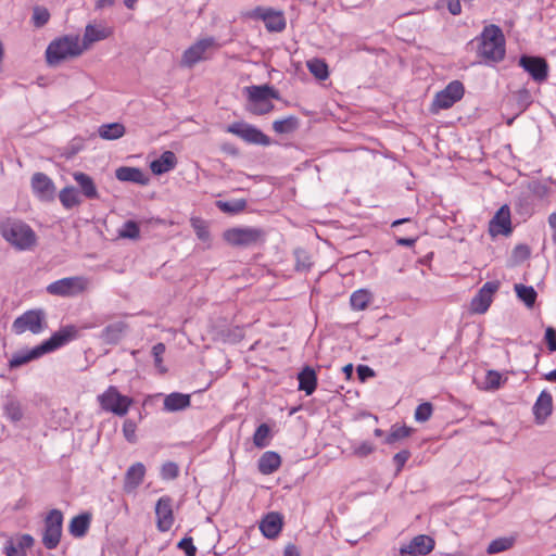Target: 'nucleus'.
<instances>
[{"instance_id": "nucleus-53", "label": "nucleus", "mask_w": 556, "mask_h": 556, "mask_svg": "<svg viewBox=\"0 0 556 556\" xmlns=\"http://www.w3.org/2000/svg\"><path fill=\"white\" fill-rule=\"evenodd\" d=\"M165 352V345L163 343H156L152 348V355L154 357V365L159 369L160 372H166V368L163 366L162 356Z\"/></svg>"}, {"instance_id": "nucleus-22", "label": "nucleus", "mask_w": 556, "mask_h": 556, "mask_svg": "<svg viewBox=\"0 0 556 556\" xmlns=\"http://www.w3.org/2000/svg\"><path fill=\"white\" fill-rule=\"evenodd\" d=\"M282 517L278 513L267 514L260 522V530L267 539H275L282 529Z\"/></svg>"}, {"instance_id": "nucleus-26", "label": "nucleus", "mask_w": 556, "mask_h": 556, "mask_svg": "<svg viewBox=\"0 0 556 556\" xmlns=\"http://www.w3.org/2000/svg\"><path fill=\"white\" fill-rule=\"evenodd\" d=\"M177 157L173 151H165L161 156L151 162L150 168L153 174L162 175L175 168Z\"/></svg>"}, {"instance_id": "nucleus-25", "label": "nucleus", "mask_w": 556, "mask_h": 556, "mask_svg": "<svg viewBox=\"0 0 556 556\" xmlns=\"http://www.w3.org/2000/svg\"><path fill=\"white\" fill-rule=\"evenodd\" d=\"M249 102H262L279 99V92L271 86H251L247 88Z\"/></svg>"}, {"instance_id": "nucleus-16", "label": "nucleus", "mask_w": 556, "mask_h": 556, "mask_svg": "<svg viewBox=\"0 0 556 556\" xmlns=\"http://www.w3.org/2000/svg\"><path fill=\"white\" fill-rule=\"evenodd\" d=\"M156 525L161 532L168 531L174 523L172 498L162 496L155 506Z\"/></svg>"}, {"instance_id": "nucleus-51", "label": "nucleus", "mask_w": 556, "mask_h": 556, "mask_svg": "<svg viewBox=\"0 0 556 556\" xmlns=\"http://www.w3.org/2000/svg\"><path fill=\"white\" fill-rule=\"evenodd\" d=\"M432 415V405L428 402L419 404L415 409V419L419 422H425L430 419Z\"/></svg>"}, {"instance_id": "nucleus-31", "label": "nucleus", "mask_w": 556, "mask_h": 556, "mask_svg": "<svg viewBox=\"0 0 556 556\" xmlns=\"http://www.w3.org/2000/svg\"><path fill=\"white\" fill-rule=\"evenodd\" d=\"M91 522V514L83 513L80 515L75 516L68 526L70 533L75 538L84 536Z\"/></svg>"}, {"instance_id": "nucleus-35", "label": "nucleus", "mask_w": 556, "mask_h": 556, "mask_svg": "<svg viewBox=\"0 0 556 556\" xmlns=\"http://www.w3.org/2000/svg\"><path fill=\"white\" fill-rule=\"evenodd\" d=\"M125 132V126L121 123L103 124L98 129L99 136L104 140L119 139Z\"/></svg>"}, {"instance_id": "nucleus-46", "label": "nucleus", "mask_w": 556, "mask_h": 556, "mask_svg": "<svg viewBox=\"0 0 556 556\" xmlns=\"http://www.w3.org/2000/svg\"><path fill=\"white\" fill-rule=\"evenodd\" d=\"M513 544H514V540L510 538H498V539L493 540L489 544L486 552L490 555L497 554V553L509 549L513 546Z\"/></svg>"}, {"instance_id": "nucleus-60", "label": "nucleus", "mask_w": 556, "mask_h": 556, "mask_svg": "<svg viewBox=\"0 0 556 556\" xmlns=\"http://www.w3.org/2000/svg\"><path fill=\"white\" fill-rule=\"evenodd\" d=\"M530 249L526 244H519L515 247L513 256L516 261H525L530 256Z\"/></svg>"}, {"instance_id": "nucleus-5", "label": "nucleus", "mask_w": 556, "mask_h": 556, "mask_svg": "<svg viewBox=\"0 0 556 556\" xmlns=\"http://www.w3.org/2000/svg\"><path fill=\"white\" fill-rule=\"evenodd\" d=\"M219 49V45L214 37H204L197 40L181 56V64L186 67H193L197 63L206 61Z\"/></svg>"}, {"instance_id": "nucleus-24", "label": "nucleus", "mask_w": 556, "mask_h": 556, "mask_svg": "<svg viewBox=\"0 0 556 556\" xmlns=\"http://www.w3.org/2000/svg\"><path fill=\"white\" fill-rule=\"evenodd\" d=\"M127 325L124 321H115L108 325L100 334V339L106 344H116L124 337Z\"/></svg>"}, {"instance_id": "nucleus-57", "label": "nucleus", "mask_w": 556, "mask_h": 556, "mask_svg": "<svg viewBox=\"0 0 556 556\" xmlns=\"http://www.w3.org/2000/svg\"><path fill=\"white\" fill-rule=\"evenodd\" d=\"M178 548L182 549L186 556H195L197 547L193 545L192 538L186 536L178 543Z\"/></svg>"}, {"instance_id": "nucleus-7", "label": "nucleus", "mask_w": 556, "mask_h": 556, "mask_svg": "<svg viewBox=\"0 0 556 556\" xmlns=\"http://www.w3.org/2000/svg\"><path fill=\"white\" fill-rule=\"evenodd\" d=\"M98 402L104 412L123 417L128 413L134 400L123 395L115 386H110L103 393L98 395Z\"/></svg>"}, {"instance_id": "nucleus-30", "label": "nucleus", "mask_w": 556, "mask_h": 556, "mask_svg": "<svg viewBox=\"0 0 556 556\" xmlns=\"http://www.w3.org/2000/svg\"><path fill=\"white\" fill-rule=\"evenodd\" d=\"M110 31L105 27H98L92 24H88L85 28L83 41H80L81 47H85L87 50L93 42L103 40L108 38Z\"/></svg>"}, {"instance_id": "nucleus-9", "label": "nucleus", "mask_w": 556, "mask_h": 556, "mask_svg": "<svg viewBox=\"0 0 556 556\" xmlns=\"http://www.w3.org/2000/svg\"><path fill=\"white\" fill-rule=\"evenodd\" d=\"M465 93V87L459 80H452L447 86L435 93L432 101V111L447 110L458 102Z\"/></svg>"}, {"instance_id": "nucleus-32", "label": "nucleus", "mask_w": 556, "mask_h": 556, "mask_svg": "<svg viewBox=\"0 0 556 556\" xmlns=\"http://www.w3.org/2000/svg\"><path fill=\"white\" fill-rule=\"evenodd\" d=\"M281 465V458L276 452H265L258 459V470L263 475L275 472Z\"/></svg>"}, {"instance_id": "nucleus-59", "label": "nucleus", "mask_w": 556, "mask_h": 556, "mask_svg": "<svg viewBox=\"0 0 556 556\" xmlns=\"http://www.w3.org/2000/svg\"><path fill=\"white\" fill-rule=\"evenodd\" d=\"M410 457V452L407 451V450H403V451H400L399 453H396L394 456H393V462L394 464L396 465V469L397 471H401L402 468L404 467V465L406 464V462L409 459Z\"/></svg>"}, {"instance_id": "nucleus-36", "label": "nucleus", "mask_w": 556, "mask_h": 556, "mask_svg": "<svg viewBox=\"0 0 556 556\" xmlns=\"http://www.w3.org/2000/svg\"><path fill=\"white\" fill-rule=\"evenodd\" d=\"M514 290L517 298L523 302L527 307H532L535 304L538 293L532 286L516 283Z\"/></svg>"}, {"instance_id": "nucleus-47", "label": "nucleus", "mask_w": 556, "mask_h": 556, "mask_svg": "<svg viewBox=\"0 0 556 556\" xmlns=\"http://www.w3.org/2000/svg\"><path fill=\"white\" fill-rule=\"evenodd\" d=\"M410 433H412V428H409V427H406V426L393 427L391 429L390 433L388 434V437L386 438V443L393 444L394 442H396L399 440L409 437Z\"/></svg>"}, {"instance_id": "nucleus-21", "label": "nucleus", "mask_w": 556, "mask_h": 556, "mask_svg": "<svg viewBox=\"0 0 556 556\" xmlns=\"http://www.w3.org/2000/svg\"><path fill=\"white\" fill-rule=\"evenodd\" d=\"M46 353L42 350L41 343L31 349H25L15 352L9 361L10 368L21 367L31 361L38 359L43 356Z\"/></svg>"}, {"instance_id": "nucleus-40", "label": "nucleus", "mask_w": 556, "mask_h": 556, "mask_svg": "<svg viewBox=\"0 0 556 556\" xmlns=\"http://www.w3.org/2000/svg\"><path fill=\"white\" fill-rule=\"evenodd\" d=\"M371 300V294L365 289H359L351 294L350 303L353 309L362 311L367 307Z\"/></svg>"}, {"instance_id": "nucleus-41", "label": "nucleus", "mask_w": 556, "mask_h": 556, "mask_svg": "<svg viewBox=\"0 0 556 556\" xmlns=\"http://www.w3.org/2000/svg\"><path fill=\"white\" fill-rule=\"evenodd\" d=\"M270 442V428L267 424H261L254 434L253 443L258 448H264L269 445Z\"/></svg>"}, {"instance_id": "nucleus-50", "label": "nucleus", "mask_w": 556, "mask_h": 556, "mask_svg": "<svg viewBox=\"0 0 556 556\" xmlns=\"http://www.w3.org/2000/svg\"><path fill=\"white\" fill-rule=\"evenodd\" d=\"M274 109V104L268 101L249 102V111L255 115H264Z\"/></svg>"}, {"instance_id": "nucleus-48", "label": "nucleus", "mask_w": 556, "mask_h": 556, "mask_svg": "<svg viewBox=\"0 0 556 556\" xmlns=\"http://www.w3.org/2000/svg\"><path fill=\"white\" fill-rule=\"evenodd\" d=\"M179 475V467L174 462H166L161 468V478L164 480H173Z\"/></svg>"}, {"instance_id": "nucleus-3", "label": "nucleus", "mask_w": 556, "mask_h": 556, "mask_svg": "<svg viewBox=\"0 0 556 556\" xmlns=\"http://www.w3.org/2000/svg\"><path fill=\"white\" fill-rule=\"evenodd\" d=\"M85 51L78 35H65L51 41L46 50L47 62L56 65L61 61L76 58Z\"/></svg>"}, {"instance_id": "nucleus-10", "label": "nucleus", "mask_w": 556, "mask_h": 556, "mask_svg": "<svg viewBox=\"0 0 556 556\" xmlns=\"http://www.w3.org/2000/svg\"><path fill=\"white\" fill-rule=\"evenodd\" d=\"M63 525V514L59 509L49 511L45 519V532L42 544L48 549L55 548L61 540Z\"/></svg>"}, {"instance_id": "nucleus-58", "label": "nucleus", "mask_w": 556, "mask_h": 556, "mask_svg": "<svg viewBox=\"0 0 556 556\" xmlns=\"http://www.w3.org/2000/svg\"><path fill=\"white\" fill-rule=\"evenodd\" d=\"M14 542L16 548H22L24 552H26L28 548L33 546L34 538L29 534H22Z\"/></svg>"}, {"instance_id": "nucleus-38", "label": "nucleus", "mask_w": 556, "mask_h": 556, "mask_svg": "<svg viewBox=\"0 0 556 556\" xmlns=\"http://www.w3.org/2000/svg\"><path fill=\"white\" fill-rule=\"evenodd\" d=\"M217 208H219L223 213H227L230 215H236L243 212L247 207V201L244 199H237L231 201H222L218 200L215 202Z\"/></svg>"}, {"instance_id": "nucleus-11", "label": "nucleus", "mask_w": 556, "mask_h": 556, "mask_svg": "<svg viewBox=\"0 0 556 556\" xmlns=\"http://www.w3.org/2000/svg\"><path fill=\"white\" fill-rule=\"evenodd\" d=\"M227 131L238 136L243 141L252 144L267 147L271 142L270 138L267 135H265L262 130L244 122L232 123L227 127Z\"/></svg>"}, {"instance_id": "nucleus-19", "label": "nucleus", "mask_w": 556, "mask_h": 556, "mask_svg": "<svg viewBox=\"0 0 556 556\" xmlns=\"http://www.w3.org/2000/svg\"><path fill=\"white\" fill-rule=\"evenodd\" d=\"M146 476V466L138 462L132 464L124 477L123 490L125 493H134L143 482Z\"/></svg>"}, {"instance_id": "nucleus-55", "label": "nucleus", "mask_w": 556, "mask_h": 556, "mask_svg": "<svg viewBox=\"0 0 556 556\" xmlns=\"http://www.w3.org/2000/svg\"><path fill=\"white\" fill-rule=\"evenodd\" d=\"M518 106L521 111H525L531 103H532V97L528 89L523 88L520 89L516 93Z\"/></svg>"}, {"instance_id": "nucleus-34", "label": "nucleus", "mask_w": 556, "mask_h": 556, "mask_svg": "<svg viewBox=\"0 0 556 556\" xmlns=\"http://www.w3.org/2000/svg\"><path fill=\"white\" fill-rule=\"evenodd\" d=\"M3 414L12 422L22 420L24 413L21 402L15 397H8L3 405Z\"/></svg>"}, {"instance_id": "nucleus-44", "label": "nucleus", "mask_w": 556, "mask_h": 556, "mask_svg": "<svg viewBox=\"0 0 556 556\" xmlns=\"http://www.w3.org/2000/svg\"><path fill=\"white\" fill-rule=\"evenodd\" d=\"M298 126V118L294 116H289L283 119L275 121L273 123V129L277 134H287L294 130Z\"/></svg>"}, {"instance_id": "nucleus-13", "label": "nucleus", "mask_w": 556, "mask_h": 556, "mask_svg": "<svg viewBox=\"0 0 556 556\" xmlns=\"http://www.w3.org/2000/svg\"><path fill=\"white\" fill-rule=\"evenodd\" d=\"M78 328L74 325H66L55 331L49 339L41 342L42 350L46 354L66 345L71 341L77 339Z\"/></svg>"}, {"instance_id": "nucleus-20", "label": "nucleus", "mask_w": 556, "mask_h": 556, "mask_svg": "<svg viewBox=\"0 0 556 556\" xmlns=\"http://www.w3.org/2000/svg\"><path fill=\"white\" fill-rule=\"evenodd\" d=\"M511 231L510 212L507 206H502L490 222V232L496 235H508Z\"/></svg>"}, {"instance_id": "nucleus-4", "label": "nucleus", "mask_w": 556, "mask_h": 556, "mask_svg": "<svg viewBox=\"0 0 556 556\" xmlns=\"http://www.w3.org/2000/svg\"><path fill=\"white\" fill-rule=\"evenodd\" d=\"M266 233L260 227H232L223 233L224 240L232 247L249 248L265 241Z\"/></svg>"}, {"instance_id": "nucleus-29", "label": "nucleus", "mask_w": 556, "mask_h": 556, "mask_svg": "<svg viewBox=\"0 0 556 556\" xmlns=\"http://www.w3.org/2000/svg\"><path fill=\"white\" fill-rule=\"evenodd\" d=\"M164 409L167 412H178L190 406V395L179 392H173L164 399Z\"/></svg>"}, {"instance_id": "nucleus-42", "label": "nucleus", "mask_w": 556, "mask_h": 556, "mask_svg": "<svg viewBox=\"0 0 556 556\" xmlns=\"http://www.w3.org/2000/svg\"><path fill=\"white\" fill-rule=\"evenodd\" d=\"M191 226L199 240L203 242H210L211 235L208 230L207 222L201 217H192L190 219Z\"/></svg>"}, {"instance_id": "nucleus-23", "label": "nucleus", "mask_w": 556, "mask_h": 556, "mask_svg": "<svg viewBox=\"0 0 556 556\" xmlns=\"http://www.w3.org/2000/svg\"><path fill=\"white\" fill-rule=\"evenodd\" d=\"M115 177L119 181L134 182L140 186H146L149 182V177L142 169L137 167L122 166L115 170Z\"/></svg>"}, {"instance_id": "nucleus-6", "label": "nucleus", "mask_w": 556, "mask_h": 556, "mask_svg": "<svg viewBox=\"0 0 556 556\" xmlns=\"http://www.w3.org/2000/svg\"><path fill=\"white\" fill-rule=\"evenodd\" d=\"M48 327L47 314L42 308L28 309L16 317L12 324V331L22 334L26 331L39 334Z\"/></svg>"}, {"instance_id": "nucleus-14", "label": "nucleus", "mask_w": 556, "mask_h": 556, "mask_svg": "<svg viewBox=\"0 0 556 556\" xmlns=\"http://www.w3.org/2000/svg\"><path fill=\"white\" fill-rule=\"evenodd\" d=\"M497 281L485 282L470 302V311L476 314H484L492 301L494 293L498 290Z\"/></svg>"}, {"instance_id": "nucleus-27", "label": "nucleus", "mask_w": 556, "mask_h": 556, "mask_svg": "<svg viewBox=\"0 0 556 556\" xmlns=\"http://www.w3.org/2000/svg\"><path fill=\"white\" fill-rule=\"evenodd\" d=\"M298 380L299 390L304 391L306 395H311L315 392L317 388V375L312 367L305 366L298 374Z\"/></svg>"}, {"instance_id": "nucleus-43", "label": "nucleus", "mask_w": 556, "mask_h": 556, "mask_svg": "<svg viewBox=\"0 0 556 556\" xmlns=\"http://www.w3.org/2000/svg\"><path fill=\"white\" fill-rule=\"evenodd\" d=\"M118 237L136 240L140 237L139 225L134 220H127L118 229Z\"/></svg>"}, {"instance_id": "nucleus-12", "label": "nucleus", "mask_w": 556, "mask_h": 556, "mask_svg": "<svg viewBox=\"0 0 556 556\" xmlns=\"http://www.w3.org/2000/svg\"><path fill=\"white\" fill-rule=\"evenodd\" d=\"M518 64L538 84L544 83L548 77V64L546 60L541 56L521 55Z\"/></svg>"}, {"instance_id": "nucleus-1", "label": "nucleus", "mask_w": 556, "mask_h": 556, "mask_svg": "<svg viewBox=\"0 0 556 556\" xmlns=\"http://www.w3.org/2000/svg\"><path fill=\"white\" fill-rule=\"evenodd\" d=\"M476 40L478 42L477 53L486 63H498L504 60L506 41L500 26L495 24L484 26Z\"/></svg>"}, {"instance_id": "nucleus-45", "label": "nucleus", "mask_w": 556, "mask_h": 556, "mask_svg": "<svg viewBox=\"0 0 556 556\" xmlns=\"http://www.w3.org/2000/svg\"><path fill=\"white\" fill-rule=\"evenodd\" d=\"M295 256V269L298 271H308L312 267V261L309 254L303 249H296L294 251Z\"/></svg>"}, {"instance_id": "nucleus-33", "label": "nucleus", "mask_w": 556, "mask_h": 556, "mask_svg": "<svg viewBox=\"0 0 556 556\" xmlns=\"http://www.w3.org/2000/svg\"><path fill=\"white\" fill-rule=\"evenodd\" d=\"M553 408V397L547 391H542L540 395L536 399V402L533 406V410L535 414V417L538 419L540 418H546L551 415Z\"/></svg>"}, {"instance_id": "nucleus-39", "label": "nucleus", "mask_w": 556, "mask_h": 556, "mask_svg": "<svg viewBox=\"0 0 556 556\" xmlns=\"http://www.w3.org/2000/svg\"><path fill=\"white\" fill-rule=\"evenodd\" d=\"M309 73L319 80H325L329 76L328 65L321 59H311L306 62Z\"/></svg>"}, {"instance_id": "nucleus-49", "label": "nucleus", "mask_w": 556, "mask_h": 556, "mask_svg": "<svg viewBox=\"0 0 556 556\" xmlns=\"http://www.w3.org/2000/svg\"><path fill=\"white\" fill-rule=\"evenodd\" d=\"M50 13L46 8L36 7L33 13V23L36 27H42L49 22Z\"/></svg>"}, {"instance_id": "nucleus-52", "label": "nucleus", "mask_w": 556, "mask_h": 556, "mask_svg": "<svg viewBox=\"0 0 556 556\" xmlns=\"http://www.w3.org/2000/svg\"><path fill=\"white\" fill-rule=\"evenodd\" d=\"M353 453L358 457H366L375 451L374 443L362 441L352 445Z\"/></svg>"}, {"instance_id": "nucleus-56", "label": "nucleus", "mask_w": 556, "mask_h": 556, "mask_svg": "<svg viewBox=\"0 0 556 556\" xmlns=\"http://www.w3.org/2000/svg\"><path fill=\"white\" fill-rule=\"evenodd\" d=\"M502 376L495 370H489L485 376V388L486 389H498L501 386Z\"/></svg>"}, {"instance_id": "nucleus-61", "label": "nucleus", "mask_w": 556, "mask_h": 556, "mask_svg": "<svg viewBox=\"0 0 556 556\" xmlns=\"http://www.w3.org/2000/svg\"><path fill=\"white\" fill-rule=\"evenodd\" d=\"M544 339L551 352H556V330L553 327H547L545 330Z\"/></svg>"}, {"instance_id": "nucleus-63", "label": "nucleus", "mask_w": 556, "mask_h": 556, "mask_svg": "<svg viewBox=\"0 0 556 556\" xmlns=\"http://www.w3.org/2000/svg\"><path fill=\"white\" fill-rule=\"evenodd\" d=\"M357 375L361 381H365L366 379L374 377L375 371L366 365H358Z\"/></svg>"}, {"instance_id": "nucleus-18", "label": "nucleus", "mask_w": 556, "mask_h": 556, "mask_svg": "<svg viewBox=\"0 0 556 556\" xmlns=\"http://www.w3.org/2000/svg\"><path fill=\"white\" fill-rule=\"evenodd\" d=\"M255 13L264 22L267 30L279 33L286 28V18L281 11L258 8Z\"/></svg>"}, {"instance_id": "nucleus-54", "label": "nucleus", "mask_w": 556, "mask_h": 556, "mask_svg": "<svg viewBox=\"0 0 556 556\" xmlns=\"http://www.w3.org/2000/svg\"><path fill=\"white\" fill-rule=\"evenodd\" d=\"M136 429H137V426H136V422L134 420L126 419L124 421V424H123V433H124L125 439L129 443H135L137 441Z\"/></svg>"}, {"instance_id": "nucleus-37", "label": "nucleus", "mask_w": 556, "mask_h": 556, "mask_svg": "<svg viewBox=\"0 0 556 556\" xmlns=\"http://www.w3.org/2000/svg\"><path fill=\"white\" fill-rule=\"evenodd\" d=\"M59 199L66 210H71L81 203L80 195L74 187L63 188L59 193Z\"/></svg>"}, {"instance_id": "nucleus-2", "label": "nucleus", "mask_w": 556, "mask_h": 556, "mask_svg": "<svg viewBox=\"0 0 556 556\" xmlns=\"http://www.w3.org/2000/svg\"><path fill=\"white\" fill-rule=\"evenodd\" d=\"M2 238L18 251L30 250L37 242L36 232L25 222L8 217L0 222Z\"/></svg>"}, {"instance_id": "nucleus-17", "label": "nucleus", "mask_w": 556, "mask_h": 556, "mask_svg": "<svg viewBox=\"0 0 556 556\" xmlns=\"http://www.w3.org/2000/svg\"><path fill=\"white\" fill-rule=\"evenodd\" d=\"M31 188L34 193L41 201H51L55 194L53 181L43 173H36L31 177Z\"/></svg>"}, {"instance_id": "nucleus-64", "label": "nucleus", "mask_w": 556, "mask_h": 556, "mask_svg": "<svg viewBox=\"0 0 556 556\" xmlns=\"http://www.w3.org/2000/svg\"><path fill=\"white\" fill-rule=\"evenodd\" d=\"M447 10L453 15H459L462 13V4L459 0H448Z\"/></svg>"}, {"instance_id": "nucleus-15", "label": "nucleus", "mask_w": 556, "mask_h": 556, "mask_svg": "<svg viewBox=\"0 0 556 556\" xmlns=\"http://www.w3.org/2000/svg\"><path fill=\"white\" fill-rule=\"evenodd\" d=\"M434 540L426 534L414 536L408 544L400 547L401 556H425L433 551Z\"/></svg>"}, {"instance_id": "nucleus-28", "label": "nucleus", "mask_w": 556, "mask_h": 556, "mask_svg": "<svg viewBox=\"0 0 556 556\" xmlns=\"http://www.w3.org/2000/svg\"><path fill=\"white\" fill-rule=\"evenodd\" d=\"M74 180L78 184L83 195L87 199H98V189L93 182V179L81 172H76L73 175Z\"/></svg>"}, {"instance_id": "nucleus-62", "label": "nucleus", "mask_w": 556, "mask_h": 556, "mask_svg": "<svg viewBox=\"0 0 556 556\" xmlns=\"http://www.w3.org/2000/svg\"><path fill=\"white\" fill-rule=\"evenodd\" d=\"M4 553L7 556H27V553L22 548L15 547V542L10 540L4 545Z\"/></svg>"}, {"instance_id": "nucleus-8", "label": "nucleus", "mask_w": 556, "mask_h": 556, "mask_svg": "<svg viewBox=\"0 0 556 556\" xmlns=\"http://www.w3.org/2000/svg\"><path fill=\"white\" fill-rule=\"evenodd\" d=\"M88 287V279L83 276L66 277L49 283L46 288L51 295L73 298L83 293Z\"/></svg>"}]
</instances>
